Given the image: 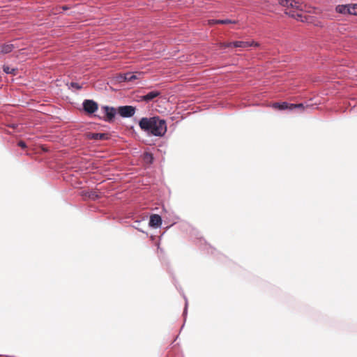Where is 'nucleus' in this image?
Returning <instances> with one entry per match:
<instances>
[{
    "mask_svg": "<svg viewBox=\"0 0 357 357\" xmlns=\"http://www.w3.org/2000/svg\"><path fill=\"white\" fill-rule=\"evenodd\" d=\"M139 126L149 135L155 137H163L167 130L166 121L158 116L142 117L139 121Z\"/></svg>",
    "mask_w": 357,
    "mask_h": 357,
    "instance_id": "f257e3e1",
    "label": "nucleus"
},
{
    "mask_svg": "<svg viewBox=\"0 0 357 357\" xmlns=\"http://www.w3.org/2000/svg\"><path fill=\"white\" fill-rule=\"evenodd\" d=\"M100 109L104 114V116L94 115L95 117H98L99 119H102L108 123H111L114 120L115 116L117 113V109H115L114 107L103 105L101 107Z\"/></svg>",
    "mask_w": 357,
    "mask_h": 357,
    "instance_id": "f03ea898",
    "label": "nucleus"
},
{
    "mask_svg": "<svg viewBox=\"0 0 357 357\" xmlns=\"http://www.w3.org/2000/svg\"><path fill=\"white\" fill-rule=\"evenodd\" d=\"M83 111L89 116L93 115L94 116L95 112L98 109V104L93 100L85 99L82 102Z\"/></svg>",
    "mask_w": 357,
    "mask_h": 357,
    "instance_id": "7ed1b4c3",
    "label": "nucleus"
},
{
    "mask_svg": "<svg viewBox=\"0 0 357 357\" xmlns=\"http://www.w3.org/2000/svg\"><path fill=\"white\" fill-rule=\"evenodd\" d=\"M142 73L139 72H127L123 74H120L116 77V80L119 82H133L141 77Z\"/></svg>",
    "mask_w": 357,
    "mask_h": 357,
    "instance_id": "20e7f679",
    "label": "nucleus"
},
{
    "mask_svg": "<svg viewBox=\"0 0 357 357\" xmlns=\"http://www.w3.org/2000/svg\"><path fill=\"white\" fill-rule=\"evenodd\" d=\"M136 112V107L132 105H123L117 107V113L123 118H130Z\"/></svg>",
    "mask_w": 357,
    "mask_h": 357,
    "instance_id": "39448f33",
    "label": "nucleus"
},
{
    "mask_svg": "<svg viewBox=\"0 0 357 357\" xmlns=\"http://www.w3.org/2000/svg\"><path fill=\"white\" fill-rule=\"evenodd\" d=\"M252 44H250L249 41H234L230 43H223L220 45L222 48H229V47H240L246 48L251 47Z\"/></svg>",
    "mask_w": 357,
    "mask_h": 357,
    "instance_id": "423d86ee",
    "label": "nucleus"
},
{
    "mask_svg": "<svg viewBox=\"0 0 357 357\" xmlns=\"http://www.w3.org/2000/svg\"><path fill=\"white\" fill-rule=\"evenodd\" d=\"M162 223V218L160 215L153 214L150 217L149 225L151 227L158 228L160 227Z\"/></svg>",
    "mask_w": 357,
    "mask_h": 357,
    "instance_id": "0eeeda50",
    "label": "nucleus"
},
{
    "mask_svg": "<svg viewBox=\"0 0 357 357\" xmlns=\"http://www.w3.org/2000/svg\"><path fill=\"white\" fill-rule=\"evenodd\" d=\"M160 95V92L157 90H153L148 92L146 94L141 96L139 97L140 100L144 101L146 102H149L153 100L155 98L159 96Z\"/></svg>",
    "mask_w": 357,
    "mask_h": 357,
    "instance_id": "6e6552de",
    "label": "nucleus"
},
{
    "mask_svg": "<svg viewBox=\"0 0 357 357\" xmlns=\"http://www.w3.org/2000/svg\"><path fill=\"white\" fill-rule=\"evenodd\" d=\"M284 13L289 17L296 19L298 21L305 22L307 20L306 16H303L301 13L295 11L294 10H286Z\"/></svg>",
    "mask_w": 357,
    "mask_h": 357,
    "instance_id": "1a4fd4ad",
    "label": "nucleus"
},
{
    "mask_svg": "<svg viewBox=\"0 0 357 357\" xmlns=\"http://www.w3.org/2000/svg\"><path fill=\"white\" fill-rule=\"evenodd\" d=\"M351 4H340L336 6L335 7V11L337 13L342 14V15H350L351 10H350Z\"/></svg>",
    "mask_w": 357,
    "mask_h": 357,
    "instance_id": "9d476101",
    "label": "nucleus"
},
{
    "mask_svg": "<svg viewBox=\"0 0 357 357\" xmlns=\"http://www.w3.org/2000/svg\"><path fill=\"white\" fill-rule=\"evenodd\" d=\"M15 48L11 43H3L0 45V54H6L11 52Z\"/></svg>",
    "mask_w": 357,
    "mask_h": 357,
    "instance_id": "9b49d317",
    "label": "nucleus"
},
{
    "mask_svg": "<svg viewBox=\"0 0 357 357\" xmlns=\"http://www.w3.org/2000/svg\"><path fill=\"white\" fill-rule=\"evenodd\" d=\"M291 103H288L287 102H275L273 105L274 108L278 109L280 110H289L291 111V107L290 105Z\"/></svg>",
    "mask_w": 357,
    "mask_h": 357,
    "instance_id": "f8f14e48",
    "label": "nucleus"
},
{
    "mask_svg": "<svg viewBox=\"0 0 357 357\" xmlns=\"http://www.w3.org/2000/svg\"><path fill=\"white\" fill-rule=\"evenodd\" d=\"M89 137L95 140H103L107 138V134L101 132L91 133Z\"/></svg>",
    "mask_w": 357,
    "mask_h": 357,
    "instance_id": "ddd939ff",
    "label": "nucleus"
},
{
    "mask_svg": "<svg viewBox=\"0 0 357 357\" xmlns=\"http://www.w3.org/2000/svg\"><path fill=\"white\" fill-rule=\"evenodd\" d=\"M290 8L292 9H296L297 10H303V4L298 1L293 0L289 3Z\"/></svg>",
    "mask_w": 357,
    "mask_h": 357,
    "instance_id": "4468645a",
    "label": "nucleus"
},
{
    "mask_svg": "<svg viewBox=\"0 0 357 357\" xmlns=\"http://www.w3.org/2000/svg\"><path fill=\"white\" fill-rule=\"evenodd\" d=\"M3 71L6 74H10L13 75H17V68H10L9 66L3 65Z\"/></svg>",
    "mask_w": 357,
    "mask_h": 357,
    "instance_id": "2eb2a0df",
    "label": "nucleus"
},
{
    "mask_svg": "<svg viewBox=\"0 0 357 357\" xmlns=\"http://www.w3.org/2000/svg\"><path fill=\"white\" fill-rule=\"evenodd\" d=\"M143 159L146 163L151 165L153 163L154 157L151 153L145 152L143 155Z\"/></svg>",
    "mask_w": 357,
    "mask_h": 357,
    "instance_id": "dca6fc26",
    "label": "nucleus"
},
{
    "mask_svg": "<svg viewBox=\"0 0 357 357\" xmlns=\"http://www.w3.org/2000/svg\"><path fill=\"white\" fill-rule=\"evenodd\" d=\"M83 195L93 201L99 198V195L95 191L84 192Z\"/></svg>",
    "mask_w": 357,
    "mask_h": 357,
    "instance_id": "f3484780",
    "label": "nucleus"
},
{
    "mask_svg": "<svg viewBox=\"0 0 357 357\" xmlns=\"http://www.w3.org/2000/svg\"><path fill=\"white\" fill-rule=\"evenodd\" d=\"M215 24H236V21L231 20L229 19H225V20H215Z\"/></svg>",
    "mask_w": 357,
    "mask_h": 357,
    "instance_id": "a211bd4d",
    "label": "nucleus"
},
{
    "mask_svg": "<svg viewBox=\"0 0 357 357\" xmlns=\"http://www.w3.org/2000/svg\"><path fill=\"white\" fill-rule=\"evenodd\" d=\"M142 222V220H136L134 224L132 225V227L138 230L139 231L142 233H146V231L144 230L143 228L140 227V224Z\"/></svg>",
    "mask_w": 357,
    "mask_h": 357,
    "instance_id": "6ab92c4d",
    "label": "nucleus"
},
{
    "mask_svg": "<svg viewBox=\"0 0 357 357\" xmlns=\"http://www.w3.org/2000/svg\"><path fill=\"white\" fill-rule=\"evenodd\" d=\"M290 3L291 1L289 0H278V4L282 7H286L287 9L290 8Z\"/></svg>",
    "mask_w": 357,
    "mask_h": 357,
    "instance_id": "aec40b11",
    "label": "nucleus"
},
{
    "mask_svg": "<svg viewBox=\"0 0 357 357\" xmlns=\"http://www.w3.org/2000/svg\"><path fill=\"white\" fill-rule=\"evenodd\" d=\"M350 10V15H357V3L351 4Z\"/></svg>",
    "mask_w": 357,
    "mask_h": 357,
    "instance_id": "412c9836",
    "label": "nucleus"
},
{
    "mask_svg": "<svg viewBox=\"0 0 357 357\" xmlns=\"http://www.w3.org/2000/svg\"><path fill=\"white\" fill-rule=\"evenodd\" d=\"M70 86L77 90H79L82 88V86L77 82H72L70 84Z\"/></svg>",
    "mask_w": 357,
    "mask_h": 357,
    "instance_id": "4be33fe9",
    "label": "nucleus"
},
{
    "mask_svg": "<svg viewBox=\"0 0 357 357\" xmlns=\"http://www.w3.org/2000/svg\"><path fill=\"white\" fill-rule=\"evenodd\" d=\"M290 105H291V111L295 109H297V108H301V109L304 108V105H303V103H299V104L291 103Z\"/></svg>",
    "mask_w": 357,
    "mask_h": 357,
    "instance_id": "5701e85b",
    "label": "nucleus"
},
{
    "mask_svg": "<svg viewBox=\"0 0 357 357\" xmlns=\"http://www.w3.org/2000/svg\"><path fill=\"white\" fill-rule=\"evenodd\" d=\"M183 298H184V299L185 301V307H184V310H183V314L184 317L185 318V317L187 315V312H188V300H187L186 297L185 296H183Z\"/></svg>",
    "mask_w": 357,
    "mask_h": 357,
    "instance_id": "b1692460",
    "label": "nucleus"
},
{
    "mask_svg": "<svg viewBox=\"0 0 357 357\" xmlns=\"http://www.w3.org/2000/svg\"><path fill=\"white\" fill-rule=\"evenodd\" d=\"M17 145L20 147H21L22 149H26L27 147L26 143L24 141H22V140H20V141H19L17 142Z\"/></svg>",
    "mask_w": 357,
    "mask_h": 357,
    "instance_id": "393cba45",
    "label": "nucleus"
},
{
    "mask_svg": "<svg viewBox=\"0 0 357 357\" xmlns=\"http://www.w3.org/2000/svg\"><path fill=\"white\" fill-rule=\"evenodd\" d=\"M250 44H252V46H254V47H259V43H257V42H255V41H251L250 42Z\"/></svg>",
    "mask_w": 357,
    "mask_h": 357,
    "instance_id": "a878e982",
    "label": "nucleus"
},
{
    "mask_svg": "<svg viewBox=\"0 0 357 357\" xmlns=\"http://www.w3.org/2000/svg\"><path fill=\"white\" fill-rule=\"evenodd\" d=\"M10 127L13 128H16L17 127V125L16 124H12L10 126Z\"/></svg>",
    "mask_w": 357,
    "mask_h": 357,
    "instance_id": "bb28decb",
    "label": "nucleus"
},
{
    "mask_svg": "<svg viewBox=\"0 0 357 357\" xmlns=\"http://www.w3.org/2000/svg\"><path fill=\"white\" fill-rule=\"evenodd\" d=\"M61 8H62L63 10H68V7H67L66 6H63L61 7Z\"/></svg>",
    "mask_w": 357,
    "mask_h": 357,
    "instance_id": "cd10ccee",
    "label": "nucleus"
},
{
    "mask_svg": "<svg viewBox=\"0 0 357 357\" xmlns=\"http://www.w3.org/2000/svg\"><path fill=\"white\" fill-rule=\"evenodd\" d=\"M202 241H204V240H202V239L199 240L200 244H202Z\"/></svg>",
    "mask_w": 357,
    "mask_h": 357,
    "instance_id": "c85d7f7f",
    "label": "nucleus"
},
{
    "mask_svg": "<svg viewBox=\"0 0 357 357\" xmlns=\"http://www.w3.org/2000/svg\"><path fill=\"white\" fill-rule=\"evenodd\" d=\"M205 248L207 249L208 248V245H205Z\"/></svg>",
    "mask_w": 357,
    "mask_h": 357,
    "instance_id": "c756f323",
    "label": "nucleus"
}]
</instances>
